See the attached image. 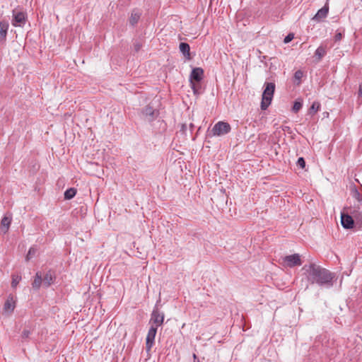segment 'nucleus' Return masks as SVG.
Returning <instances> with one entry per match:
<instances>
[{
	"instance_id": "1",
	"label": "nucleus",
	"mask_w": 362,
	"mask_h": 362,
	"mask_svg": "<svg viewBox=\"0 0 362 362\" xmlns=\"http://www.w3.org/2000/svg\"><path fill=\"white\" fill-rule=\"evenodd\" d=\"M303 270L305 271L308 281L311 284H317L320 286L325 287L332 286L334 274L329 270L314 263L305 265Z\"/></svg>"
},
{
	"instance_id": "2",
	"label": "nucleus",
	"mask_w": 362,
	"mask_h": 362,
	"mask_svg": "<svg viewBox=\"0 0 362 362\" xmlns=\"http://www.w3.org/2000/svg\"><path fill=\"white\" fill-rule=\"evenodd\" d=\"M275 90V84L272 82L264 83V90L262 95L261 109L265 110L271 104Z\"/></svg>"
},
{
	"instance_id": "3",
	"label": "nucleus",
	"mask_w": 362,
	"mask_h": 362,
	"mask_svg": "<svg viewBox=\"0 0 362 362\" xmlns=\"http://www.w3.org/2000/svg\"><path fill=\"white\" fill-rule=\"evenodd\" d=\"M231 127L228 122L220 121L213 127L211 133L213 136H222L229 133Z\"/></svg>"
},
{
	"instance_id": "4",
	"label": "nucleus",
	"mask_w": 362,
	"mask_h": 362,
	"mask_svg": "<svg viewBox=\"0 0 362 362\" xmlns=\"http://www.w3.org/2000/svg\"><path fill=\"white\" fill-rule=\"evenodd\" d=\"M283 263L286 267H294L302 264L300 256L298 254L287 255L283 257Z\"/></svg>"
},
{
	"instance_id": "5",
	"label": "nucleus",
	"mask_w": 362,
	"mask_h": 362,
	"mask_svg": "<svg viewBox=\"0 0 362 362\" xmlns=\"http://www.w3.org/2000/svg\"><path fill=\"white\" fill-rule=\"evenodd\" d=\"M164 320V314L157 308H155L151 313L150 322L155 325L154 327L161 326Z\"/></svg>"
},
{
	"instance_id": "6",
	"label": "nucleus",
	"mask_w": 362,
	"mask_h": 362,
	"mask_svg": "<svg viewBox=\"0 0 362 362\" xmlns=\"http://www.w3.org/2000/svg\"><path fill=\"white\" fill-rule=\"evenodd\" d=\"M157 332V327L152 325L149 329L146 339V349L149 352L154 344L155 337Z\"/></svg>"
},
{
	"instance_id": "7",
	"label": "nucleus",
	"mask_w": 362,
	"mask_h": 362,
	"mask_svg": "<svg viewBox=\"0 0 362 362\" xmlns=\"http://www.w3.org/2000/svg\"><path fill=\"white\" fill-rule=\"evenodd\" d=\"M142 114L146 119L152 122L157 117L158 112L152 107L147 105L143 109Z\"/></svg>"
},
{
	"instance_id": "8",
	"label": "nucleus",
	"mask_w": 362,
	"mask_h": 362,
	"mask_svg": "<svg viewBox=\"0 0 362 362\" xmlns=\"http://www.w3.org/2000/svg\"><path fill=\"white\" fill-rule=\"evenodd\" d=\"M16 308V300L12 295H9L4 305L3 310L4 313L11 314Z\"/></svg>"
},
{
	"instance_id": "9",
	"label": "nucleus",
	"mask_w": 362,
	"mask_h": 362,
	"mask_svg": "<svg viewBox=\"0 0 362 362\" xmlns=\"http://www.w3.org/2000/svg\"><path fill=\"white\" fill-rule=\"evenodd\" d=\"M13 18L12 21V25L13 26H21L25 23V15L23 12H16L13 13Z\"/></svg>"
},
{
	"instance_id": "10",
	"label": "nucleus",
	"mask_w": 362,
	"mask_h": 362,
	"mask_svg": "<svg viewBox=\"0 0 362 362\" xmlns=\"http://www.w3.org/2000/svg\"><path fill=\"white\" fill-rule=\"evenodd\" d=\"M204 75V70L202 68H194L190 74V82L199 83Z\"/></svg>"
},
{
	"instance_id": "11",
	"label": "nucleus",
	"mask_w": 362,
	"mask_h": 362,
	"mask_svg": "<svg viewBox=\"0 0 362 362\" xmlns=\"http://www.w3.org/2000/svg\"><path fill=\"white\" fill-rule=\"evenodd\" d=\"M341 223L344 228L350 229L353 228L354 221L351 216L346 214H341Z\"/></svg>"
},
{
	"instance_id": "12",
	"label": "nucleus",
	"mask_w": 362,
	"mask_h": 362,
	"mask_svg": "<svg viewBox=\"0 0 362 362\" xmlns=\"http://www.w3.org/2000/svg\"><path fill=\"white\" fill-rule=\"evenodd\" d=\"M329 12V5L326 4L322 8L318 10L317 13L313 17V20L317 22L321 21L322 19L325 18Z\"/></svg>"
},
{
	"instance_id": "13",
	"label": "nucleus",
	"mask_w": 362,
	"mask_h": 362,
	"mask_svg": "<svg viewBox=\"0 0 362 362\" xmlns=\"http://www.w3.org/2000/svg\"><path fill=\"white\" fill-rule=\"evenodd\" d=\"M55 279V275L52 271H48L43 276V285L45 287H49L52 284L54 283Z\"/></svg>"
},
{
	"instance_id": "14",
	"label": "nucleus",
	"mask_w": 362,
	"mask_h": 362,
	"mask_svg": "<svg viewBox=\"0 0 362 362\" xmlns=\"http://www.w3.org/2000/svg\"><path fill=\"white\" fill-rule=\"evenodd\" d=\"M8 26L9 25L8 22H0V42L6 40Z\"/></svg>"
},
{
	"instance_id": "15",
	"label": "nucleus",
	"mask_w": 362,
	"mask_h": 362,
	"mask_svg": "<svg viewBox=\"0 0 362 362\" xmlns=\"http://www.w3.org/2000/svg\"><path fill=\"white\" fill-rule=\"evenodd\" d=\"M180 52L184 54V56L187 59H190V47L189 45L186 42H181L180 44Z\"/></svg>"
},
{
	"instance_id": "16",
	"label": "nucleus",
	"mask_w": 362,
	"mask_h": 362,
	"mask_svg": "<svg viewBox=\"0 0 362 362\" xmlns=\"http://www.w3.org/2000/svg\"><path fill=\"white\" fill-rule=\"evenodd\" d=\"M42 284H43L42 274L40 272H37L32 284L33 288L37 290L40 288Z\"/></svg>"
},
{
	"instance_id": "17",
	"label": "nucleus",
	"mask_w": 362,
	"mask_h": 362,
	"mask_svg": "<svg viewBox=\"0 0 362 362\" xmlns=\"http://www.w3.org/2000/svg\"><path fill=\"white\" fill-rule=\"evenodd\" d=\"M11 222V217L4 216L1 219V230L4 231V233H6L8 230V228L10 226Z\"/></svg>"
},
{
	"instance_id": "18",
	"label": "nucleus",
	"mask_w": 362,
	"mask_h": 362,
	"mask_svg": "<svg viewBox=\"0 0 362 362\" xmlns=\"http://www.w3.org/2000/svg\"><path fill=\"white\" fill-rule=\"evenodd\" d=\"M140 16L141 14L138 11H133L129 18L130 24L133 26L135 25L138 23Z\"/></svg>"
},
{
	"instance_id": "19",
	"label": "nucleus",
	"mask_w": 362,
	"mask_h": 362,
	"mask_svg": "<svg viewBox=\"0 0 362 362\" xmlns=\"http://www.w3.org/2000/svg\"><path fill=\"white\" fill-rule=\"evenodd\" d=\"M326 50L325 48L322 46H320L315 50V55L317 57L318 61H320L321 59L325 55Z\"/></svg>"
},
{
	"instance_id": "20",
	"label": "nucleus",
	"mask_w": 362,
	"mask_h": 362,
	"mask_svg": "<svg viewBox=\"0 0 362 362\" xmlns=\"http://www.w3.org/2000/svg\"><path fill=\"white\" fill-rule=\"evenodd\" d=\"M76 194V189L74 188H69L66 189L64 192V199H72Z\"/></svg>"
},
{
	"instance_id": "21",
	"label": "nucleus",
	"mask_w": 362,
	"mask_h": 362,
	"mask_svg": "<svg viewBox=\"0 0 362 362\" xmlns=\"http://www.w3.org/2000/svg\"><path fill=\"white\" fill-rule=\"evenodd\" d=\"M32 330L33 329H31V327L25 328L23 330L21 335V340L22 341L27 340L30 337Z\"/></svg>"
},
{
	"instance_id": "22",
	"label": "nucleus",
	"mask_w": 362,
	"mask_h": 362,
	"mask_svg": "<svg viewBox=\"0 0 362 362\" xmlns=\"http://www.w3.org/2000/svg\"><path fill=\"white\" fill-rule=\"evenodd\" d=\"M351 195L352 197L357 200L359 203L362 202V195L360 194V192L358 191L357 189L354 188L351 191Z\"/></svg>"
},
{
	"instance_id": "23",
	"label": "nucleus",
	"mask_w": 362,
	"mask_h": 362,
	"mask_svg": "<svg viewBox=\"0 0 362 362\" xmlns=\"http://www.w3.org/2000/svg\"><path fill=\"white\" fill-rule=\"evenodd\" d=\"M21 280V276L18 274L12 275L11 286L16 288Z\"/></svg>"
},
{
	"instance_id": "24",
	"label": "nucleus",
	"mask_w": 362,
	"mask_h": 362,
	"mask_svg": "<svg viewBox=\"0 0 362 362\" xmlns=\"http://www.w3.org/2000/svg\"><path fill=\"white\" fill-rule=\"evenodd\" d=\"M303 76V73L300 70H298L295 72L293 78L298 85L300 84V80H301Z\"/></svg>"
},
{
	"instance_id": "25",
	"label": "nucleus",
	"mask_w": 362,
	"mask_h": 362,
	"mask_svg": "<svg viewBox=\"0 0 362 362\" xmlns=\"http://www.w3.org/2000/svg\"><path fill=\"white\" fill-rule=\"evenodd\" d=\"M190 84H191V87L194 91V94H199L200 92H199V89H200V84L199 83H197V82H190Z\"/></svg>"
},
{
	"instance_id": "26",
	"label": "nucleus",
	"mask_w": 362,
	"mask_h": 362,
	"mask_svg": "<svg viewBox=\"0 0 362 362\" xmlns=\"http://www.w3.org/2000/svg\"><path fill=\"white\" fill-rule=\"evenodd\" d=\"M303 104L300 101H295L293 106V111L294 112H298L302 107Z\"/></svg>"
},
{
	"instance_id": "27",
	"label": "nucleus",
	"mask_w": 362,
	"mask_h": 362,
	"mask_svg": "<svg viewBox=\"0 0 362 362\" xmlns=\"http://www.w3.org/2000/svg\"><path fill=\"white\" fill-rule=\"evenodd\" d=\"M35 252H36V250L34 248H33V247L30 248V250L26 255V257H25L26 261H29L30 259L32 258L35 255Z\"/></svg>"
},
{
	"instance_id": "28",
	"label": "nucleus",
	"mask_w": 362,
	"mask_h": 362,
	"mask_svg": "<svg viewBox=\"0 0 362 362\" xmlns=\"http://www.w3.org/2000/svg\"><path fill=\"white\" fill-rule=\"evenodd\" d=\"M320 103H317V102H314L313 103V105H311L310 108V111H313L314 112H316L317 111H318L319 108H320Z\"/></svg>"
},
{
	"instance_id": "29",
	"label": "nucleus",
	"mask_w": 362,
	"mask_h": 362,
	"mask_svg": "<svg viewBox=\"0 0 362 362\" xmlns=\"http://www.w3.org/2000/svg\"><path fill=\"white\" fill-rule=\"evenodd\" d=\"M297 165L303 169L305 166V161L303 158L300 157L297 160Z\"/></svg>"
},
{
	"instance_id": "30",
	"label": "nucleus",
	"mask_w": 362,
	"mask_h": 362,
	"mask_svg": "<svg viewBox=\"0 0 362 362\" xmlns=\"http://www.w3.org/2000/svg\"><path fill=\"white\" fill-rule=\"evenodd\" d=\"M294 38V35L293 33H289L288 35H286L284 40V43H288L290 42Z\"/></svg>"
},
{
	"instance_id": "31",
	"label": "nucleus",
	"mask_w": 362,
	"mask_h": 362,
	"mask_svg": "<svg viewBox=\"0 0 362 362\" xmlns=\"http://www.w3.org/2000/svg\"><path fill=\"white\" fill-rule=\"evenodd\" d=\"M343 37V34L341 32H337L335 36H334V41L338 42L340 41Z\"/></svg>"
},
{
	"instance_id": "32",
	"label": "nucleus",
	"mask_w": 362,
	"mask_h": 362,
	"mask_svg": "<svg viewBox=\"0 0 362 362\" xmlns=\"http://www.w3.org/2000/svg\"><path fill=\"white\" fill-rule=\"evenodd\" d=\"M142 45L140 42H135L134 44V49L136 52H139L141 48Z\"/></svg>"
},
{
	"instance_id": "33",
	"label": "nucleus",
	"mask_w": 362,
	"mask_h": 362,
	"mask_svg": "<svg viewBox=\"0 0 362 362\" xmlns=\"http://www.w3.org/2000/svg\"><path fill=\"white\" fill-rule=\"evenodd\" d=\"M358 95L362 96V83L359 86Z\"/></svg>"
},
{
	"instance_id": "34",
	"label": "nucleus",
	"mask_w": 362,
	"mask_h": 362,
	"mask_svg": "<svg viewBox=\"0 0 362 362\" xmlns=\"http://www.w3.org/2000/svg\"><path fill=\"white\" fill-rule=\"evenodd\" d=\"M186 128H187V127H186V125H185V124H183V125L182 126V129H181V130H182V131H185V130H186Z\"/></svg>"
},
{
	"instance_id": "35",
	"label": "nucleus",
	"mask_w": 362,
	"mask_h": 362,
	"mask_svg": "<svg viewBox=\"0 0 362 362\" xmlns=\"http://www.w3.org/2000/svg\"><path fill=\"white\" fill-rule=\"evenodd\" d=\"M193 356H194V359H196V358H197V356H196V355H195V354H194V355H193Z\"/></svg>"
}]
</instances>
